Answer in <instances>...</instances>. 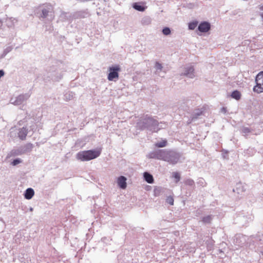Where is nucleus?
<instances>
[{
    "instance_id": "1",
    "label": "nucleus",
    "mask_w": 263,
    "mask_h": 263,
    "mask_svg": "<svg viewBox=\"0 0 263 263\" xmlns=\"http://www.w3.org/2000/svg\"><path fill=\"white\" fill-rule=\"evenodd\" d=\"M252 240H253L252 236H247L241 234H237L235 236L233 243L235 249L237 250L240 248L246 246L250 250L255 249V246L252 243Z\"/></svg>"
},
{
    "instance_id": "2",
    "label": "nucleus",
    "mask_w": 263,
    "mask_h": 263,
    "mask_svg": "<svg viewBox=\"0 0 263 263\" xmlns=\"http://www.w3.org/2000/svg\"><path fill=\"white\" fill-rule=\"evenodd\" d=\"M101 148L81 151L77 154L76 158L81 161H87L98 157L101 153Z\"/></svg>"
},
{
    "instance_id": "3",
    "label": "nucleus",
    "mask_w": 263,
    "mask_h": 263,
    "mask_svg": "<svg viewBox=\"0 0 263 263\" xmlns=\"http://www.w3.org/2000/svg\"><path fill=\"white\" fill-rule=\"evenodd\" d=\"M159 154V159L173 164L177 163L180 157L179 154L172 151H160Z\"/></svg>"
},
{
    "instance_id": "4",
    "label": "nucleus",
    "mask_w": 263,
    "mask_h": 263,
    "mask_svg": "<svg viewBox=\"0 0 263 263\" xmlns=\"http://www.w3.org/2000/svg\"><path fill=\"white\" fill-rule=\"evenodd\" d=\"M121 71L119 65H115L108 68V74L107 79L109 81H115L119 79V72Z\"/></svg>"
},
{
    "instance_id": "5",
    "label": "nucleus",
    "mask_w": 263,
    "mask_h": 263,
    "mask_svg": "<svg viewBox=\"0 0 263 263\" xmlns=\"http://www.w3.org/2000/svg\"><path fill=\"white\" fill-rule=\"evenodd\" d=\"M256 85L253 87V91L257 93L263 92V71L258 73L255 79Z\"/></svg>"
},
{
    "instance_id": "6",
    "label": "nucleus",
    "mask_w": 263,
    "mask_h": 263,
    "mask_svg": "<svg viewBox=\"0 0 263 263\" xmlns=\"http://www.w3.org/2000/svg\"><path fill=\"white\" fill-rule=\"evenodd\" d=\"M253 240H252V243H254L255 248L254 249L255 251H260L262 252L261 249L263 248V235H257L252 236ZM253 250V249L252 250Z\"/></svg>"
},
{
    "instance_id": "7",
    "label": "nucleus",
    "mask_w": 263,
    "mask_h": 263,
    "mask_svg": "<svg viewBox=\"0 0 263 263\" xmlns=\"http://www.w3.org/2000/svg\"><path fill=\"white\" fill-rule=\"evenodd\" d=\"M211 28L210 24L206 22L201 23L198 26V30L201 32H207Z\"/></svg>"
},
{
    "instance_id": "8",
    "label": "nucleus",
    "mask_w": 263,
    "mask_h": 263,
    "mask_svg": "<svg viewBox=\"0 0 263 263\" xmlns=\"http://www.w3.org/2000/svg\"><path fill=\"white\" fill-rule=\"evenodd\" d=\"M126 178L124 176H120L118 179V184L119 186L122 189H125L126 187Z\"/></svg>"
},
{
    "instance_id": "9",
    "label": "nucleus",
    "mask_w": 263,
    "mask_h": 263,
    "mask_svg": "<svg viewBox=\"0 0 263 263\" xmlns=\"http://www.w3.org/2000/svg\"><path fill=\"white\" fill-rule=\"evenodd\" d=\"M34 195V190L31 188H28L26 190L24 196L26 199H30L32 198Z\"/></svg>"
},
{
    "instance_id": "10",
    "label": "nucleus",
    "mask_w": 263,
    "mask_h": 263,
    "mask_svg": "<svg viewBox=\"0 0 263 263\" xmlns=\"http://www.w3.org/2000/svg\"><path fill=\"white\" fill-rule=\"evenodd\" d=\"M143 176L145 181L148 183H153L154 182V178L152 175L147 172H145Z\"/></svg>"
},
{
    "instance_id": "11",
    "label": "nucleus",
    "mask_w": 263,
    "mask_h": 263,
    "mask_svg": "<svg viewBox=\"0 0 263 263\" xmlns=\"http://www.w3.org/2000/svg\"><path fill=\"white\" fill-rule=\"evenodd\" d=\"M27 133V129L26 128L23 127L20 130L18 133V136L21 139L23 140L26 138Z\"/></svg>"
},
{
    "instance_id": "12",
    "label": "nucleus",
    "mask_w": 263,
    "mask_h": 263,
    "mask_svg": "<svg viewBox=\"0 0 263 263\" xmlns=\"http://www.w3.org/2000/svg\"><path fill=\"white\" fill-rule=\"evenodd\" d=\"M231 96L233 98H234L236 100H238L240 99L241 94L239 91L235 90L232 93Z\"/></svg>"
},
{
    "instance_id": "13",
    "label": "nucleus",
    "mask_w": 263,
    "mask_h": 263,
    "mask_svg": "<svg viewBox=\"0 0 263 263\" xmlns=\"http://www.w3.org/2000/svg\"><path fill=\"white\" fill-rule=\"evenodd\" d=\"M167 145V140H162L160 142H157L155 144V146L157 147H164Z\"/></svg>"
},
{
    "instance_id": "14",
    "label": "nucleus",
    "mask_w": 263,
    "mask_h": 263,
    "mask_svg": "<svg viewBox=\"0 0 263 263\" xmlns=\"http://www.w3.org/2000/svg\"><path fill=\"white\" fill-rule=\"evenodd\" d=\"M133 7L137 10L139 11H143L145 10L144 7L139 5L138 3H135L133 5Z\"/></svg>"
},
{
    "instance_id": "15",
    "label": "nucleus",
    "mask_w": 263,
    "mask_h": 263,
    "mask_svg": "<svg viewBox=\"0 0 263 263\" xmlns=\"http://www.w3.org/2000/svg\"><path fill=\"white\" fill-rule=\"evenodd\" d=\"M212 220V217L210 215H208L206 216L203 217L202 221L204 223H209Z\"/></svg>"
},
{
    "instance_id": "16",
    "label": "nucleus",
    "mask_w": 263,
    "mask_h": 263,
    "mask_svg": "<svg viewBox=\"0 0 263 263\" xmlns=\"http://www.w3.org/2000/svg\"><path fill=\"white\" fill-rule=\"evenodd\" d=\"M197 22H191L189 24V28L191 30H194L197 27Z\"/></svg>"
},
{
    "instance_id": "17",
    "label": "nucleus",
    "mask_w": 263,
    "mask_h": 263,
    "mask_svg": "<svg viewBox=\"0 0 263 263\" xmlns=\"http://www.w3.org/2000/svg\"><path fill=\"white\" fill-rule=\"evenodd\" d=\"M184 183L186 185H189V186H193L194 185V180H192V179H186L184 181Z\"/></svg>"
},
{
    "instance_id": "18",
    "label": "nucleus",
    "mask_w": 263,
    "mask_h": 263,
    "mask_svg": "<svg viewBox=\"0 0 263 263\" xmlns=\"http://www.w3.org/2000/svg\"><path fill=\"white\" fill-rule=\"evenodd\" d=\"M173 177L176 179V182H179L180 179V175L178 172H174L173 173Z\"/></svg>"
},
{
    "instance_id": "19",
    "label": "nucleus",
    "mask_w": 263,
    "mask_h": 263,
    "mask_svg": "<svg viewBox=\"0 0 263 263\" xmlns=\"http://www.w3.org/2000/svg\"><path fill=\"white\" fill-rule=\"evenodd\" d=\"M162 32L164 35H168L171 33V30L169 28L165 27L162 30Z\"/></svg>"
},
{
    "instance_id": "20",
    "label": "nucleus",
    "mask_w": 263,
    "mask_h": 263,
    "mask_svg": "<svg viewBox=\"0 0 263 263\" xmlns=\"http://www.w3.org/2000/svg\"><path fill=\"white\" fill-rule=\"evenodd\" d=\"M48 12H49V10L46 9H43L42 17H44V18L46 17L48 15Z\"/></svg>"
},
{
    "instance_id": "21",
    "label": "nucleus",
    "mask_w": 263,
    "mask_h": 263,
    "mask_svg": "<svg viewBox=\"0 0 263 263\" xmlns=\"http://www.w3.org/2000/svg\"><path fill=\"white\" fill-rule=\"evenodd\" d=\"M166 202L171 205H173L174 203V199L172 197H168L166 199Z\"/></svg>"
},
{
    "instance_id": "22",
    "label": "nucleus",
    "mask_w": 263,
    "mask_h": 263,
    "mask_svg": "<svg viewBox=\"0 0 263 263\" xmlns=\"http://www.w3.org/2000/svg\"><path fill=\"white\" fill-rule=\"evenodd\" d=\"M21 160L18 159H15L12 162V164L13 165H16L18 164H19L20 163H21Z\"/></svg>"
},
{
    "instance_id": "23",
    "label": "nucleus",
    "mask_w": 263,
    "mask_h": 263,
    "mask_svg": "<svg viewBox=\"0 0 263 263\" xmlns=\"http://www.w3.org/2000/svg\"><path fill=\"white\" fill-rule=\"evenodd\" d=\"M155 67L157 69H159V70H161V69L162 68L161 64L158 62H157L156 63Z\"/></svg>"
},
{
    "instance_id": "24",
    "label": "nucleus",
    "mask_w": 263,
    "mask_h": 263,
    "mask_svg": "<svg viewBox=\"0 0 263 263\" xmlns=\"http://www.w3.org/2000/svg\"><path fill=\"white\" fill-rule=\"evenodd\" d=\"M194 71V68L192 67H191L189 68V71H187L186 73H185V74L186 75H188L190 74V73H192Z\"/></svg>"
},
{
    "instance_id": "25",
    "label": "nucleus",
    "mask_w": 263,
    "mask_h": 263,
    "mask_svg": "<svg viewBox=\"0 0 263 263\" xmlns=\"http://www.w3.org/2000/svg\"><path fill=\"white\" fill-rule=\"evenodd\" d=\"M149 121H150L151 122H152V123H153V124H154V125H158V122H157L156 120H154V119H151H151H149Z\"/></svg>"
},
{
    "instance_id": "26",
    "label": "nucleus",
    "mask_w": 263,
    "mask_h": 263,
    "mask_svg": "<svg viewBox=\"0 0 263 263\" xmlns=\"http://www.w3.org/2000/svg\"><path fill=\"white\" fill-rule=\"evenodd\" d=\"M239 218L240 219H245L247 218V216L245 215H241L240 216H239Z\"/></svg>"
},
{
    "instance_id": "27",
    "label": "nucleus",
    "mask_w": 263,
    "mask_h": 263,
    "mask_svg": "<svg viewBox=\"0 0 263 263\" xmlns=\"http://www.w3.org/2000/svg\"><path fill=\"white\" fill-rule=\"evenodd\" d=\"M250 132V129L248 128H246L244 129L245 133H249Z\"/></svg>"
},
{
    "instance_id": "28",
    "label": "nucleus",
    "mask_w": 263,
    "mask_h": 263,
    "mask_svg": "<svg viewBox=\"0 0 263 263\" xmlns=\"http://www.w3.org/2000/svg\"><path fill=\"white\" fill-rule=\"evenodd\" d=\"M201 114H202V112H201H201H199V113H197V114L196 115L195 117H194V118H197V117H198V116H200V115H201Z\"/></svg>"
},
{
    "instance_id": "29",
    "label": "nucleus",
    "mask_w": 263,
    "mask_h": 263,
    "mask_svg": "<svg viewBox=\"0 0 263 263\" xmlns=\"http://www.w3.org/2000/svg\"><path fill=\"white\" fill-rule=\"evenodd\" d=\"M159 130V129H155V128H154V129L153 130V132H157Z\"/></svg>"
},
{
    "instance_id": "30",
    "label": "nucleus",
    "mask_w": 263,
    "mask_h": 263,
    "mask_svg": "<svg viewBox=\"0 0 263 263\" xmlns=\"http://www.w3.org/2000/svg\"><path fill=\"white\" fill-rule=\"evenodd\" d=\"M174 234H175V235H176V236H177V235H178L179 234V232H178V231H175V232H174Z\"/></svg>"
},
{
    "instance_id": "31",
    "label": "nucleus",
    "mask_w": 263,
    "mask_h": 263,
    "mask_svg": "<svg viewBox=\"0 0 263 263\" xmlns=\"http://www.w3.org/2000/svg\"><path fill=\"white\" fill-rule=\"evenodd\" d=\"M260 9L263 10V5L260 7Z\"/></svg>"
},
{
    "instance_id": "32",
    "label": "nucleus",
    "mask_w": 263,
    "mask_h": 263,
    "mask_svg": "<svg viewBox=\"0 0 263 263\" xmlns=\"http://www.w3.org/2000/svg\"><path fill=\"white\" fill-rule=\"evenodd\" d=\"M261 17H262V18L263 19V13L261 14Z\"/></svg>"
},
{
    "instance_id": "33",
    "label": "nucleus",
    "mask_w": 263,
    "mask_h": 263,
    "mask_svg": "<svg viewBox=\"0 0 263 263\" xmlns=\"http://www.w3.org/2000/svg\"><path fill=\"white\" fill-rule=\"evenodd\" d=\"M155 230H153V232H154V233L155 234Z\"/></svg>"
}]
</instances>
